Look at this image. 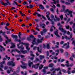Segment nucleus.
Listing matches in <instances>:
<instances>
[{"instance_id": "1", "label": "nucleus", "mask_w": 75, "mask_h": 75, "mask_svg": "<svg viewBox=\"0 0 75 75\" xmlns=\"http://www.w3.org/2000/svg\"><path fill=\"white\" fill-rule=\"evenodd\" d=\"M23 45H25L26 46V49H27L28 51H29L30 50V48L28 47V46L29 45V44H28V43H24L23 42H19L18 44H17L18 48L19 49H21L22 50H24V47H23Z\"/></svg>"}, {"instance_id": "2", "label": "nucleus", "mask_w": 75, "mask_h": 75, "mask_svg": "<svg viewBox=\"0 0 75 75\" xmlns=\"http://www.w3.org/2000/svg\"><path fill=\"white\" fill-rule=\"evenodd\" d=\"M2 35H3L4 37H5L7 39V40H6L5 42V43H3V45H4V46H6V44H7L8 43V42H10L11 41V39H9V38H8L7 37V35H6L5 34V32H4L2 33ZM5 43H6V44H5Z\"/></svg>"}, {"instance_id": "3", "label": "nucleus", "mask_w": 75, "mask_h": 75, "mask_svg": "<svg viewBox=\"0 0 75 75\" xmlns=\"http://www.w3.org/2000/svg\"><path fill=\"white\" fill-rule=\"evenodd\" d=\"M50 71H53L52 73L51 74V75H55V71H61V69H60V68L59 67L57 69H55L54 67H52L50 69Z\"/></svg>"}, {"instance_id": "4", "label": "nucleus", "mask_w": 75, "mask_h": 75, "mask_svg": "<svg viewBox=\"0 0 75 75\" xmlns=\"http://www.w3.org/2000/svg\"><path fill=\"white\" fill-rule=\"evenodd\" d=\"M5 1H6V3H4L3 1H1V4H2V5L5 6H8V5H11V4L9 2L10 0H5Z\"/></svg>"}, {"instance_id": "5", "label": "nucleus", "mask_w": 75, "mask_h": 75, "mask_svg": "<svg viewBox=\"0 0 75 75\" xmlns=\"http://www.w3.org/2000/svg\"><path fill=\"white\" fill-rule=\"evenodd\" d=\"M51 16L52 18V19H54V21L57 22V21H59V20H60V19H59V18L57 17V16L56 15L55 16V17L56 19L54 18V15H51Z\"/></svg>"}, {"instance_id": "6", "label": "nucleus", "mask_w": 75, "mask_h": 75, "mask_svg": "<svg viewBox=\"0 0 75 75\" xmlns=\"http://www.w3.org/2000/svg\"><path fill=\"white\" fill-rule=\"evenodd\" d=\"M11 37L15 38V41H17V42H21V40L17 39L18 37L16 35H13L12 34L11 35Z\"/></svg>"}, {"instance_id": "7", "label": "nucleus", "mask_w": 75, "mask_h": 75, "mask_svg": "<svg viewBox=\"0 0 75 75\" xmlns=\"http://www.w3.org/2000/svg\"><path fill=\"white\" fill-rule=\"evenodd\" d=\"M7 65H9L10 66V65H11L12 67H14L15 65H16V64H15V62L13 61H10L8 62L7 63Z\"/></svg>"}, {"instance_id": "8", "label": "nucleus", "mask_w": 75, "mask_h": 75, "mask_svg": "<svg viewBox=\"0 0 75 75\" xmlns=\"http://www.w3.org/2000/svg\"><path fill=\"white\" fill-rule=\"evenodd\" d=\"M62 26V25H60L59 28V31H61L62 33H64V34H65V33H67V31H66V30L63 28H61Z\"/></svg>"}, {"instance_id": "9", "label": "nucleus", "mask_w": 75, "mask_h": 75, "mask_svg": "<svg viewBox=\"0 0 75 75\" xmlns=\"http://www.w3.org/2000/svg\"><path fill=\"white\" fill-rule=\"evenodd\" d=\"M39 47H40V48L39 47H37V50L38 52H40V53H41L42 51V45H39Z\"/></svg>"}, {"instance_id": "10", "label": "nucleus", "mask_w": 75, "mask_h": 75, "mask_svg": "<svg viewBox=\"0 0 75 75\" xmlns=\"http://www.w3.org/2000/svg\"><path fill=\"white\" fill-rule=\"evenodd\" d=\"M48 68V66L45 67H44L43 69L42 70V71L44 73V74H46V72L47 71H46V70L45 69H47Z\"/></svg>"}, {"instance_id": "11", "label": "nucleus", "mask_w": 75, "mask_h": 75, "mask_svg": "<svg viewBox=\"0 0 75 75\" xmlns=\"http://www.w3.org/2000/svg\"><path fill=\"white\" fill-rule=\"evenodd\" d=\"M17 52L18 53H19L20 54H21V52L20 50H17V49H16L15 50L12 49L11 52H10L11 53H12L13 52Z\"/></svg>"}, {"instance_id": "12", "label": "nucleus", "mask_w": 75, "mask_h": 75, "mask_svg": "<svg viewBox=\"0 0 75 75\" xmlns=\"http://www.w3.org/2000/svg\"><path fill=\"white\" fill-rule=\"evenodd\" d=\"M73 57L75 58V55L74 54V53H72V56H71L69 58V59L72 61H74V59H73Z\"/></svg>"}, {"instance_id": "13", "label": "nucleus", "mask_w": 75, "mask_h": 75, "mask_svg": "<svg viewBox=\"0 0 75 75\" xmlns=\"http://www.w3.org/2000/svg\"><path fill=\"white\" fill-rule=\"evenodd\" d=\"M31 38H34V36L33 35H31L30 36V37H27V40L28 41H30L31 40Z\"/></svg>"}, {"instance_id": "14", "label": "nucleus", "mask_w": 75, "mask_h": 75, "mask_svg": "<svg viewBox=\"0 0 75 75\" xmlns=\"http://www.w3.org/2000/svg\"><path fill=\"white\" fill-rule=\"evenodd\" d=\"M72 11H69V13H67V15H68V16H69V14H70V17H73V15L72 14Z\"/></svg>"}, {"instance_id": "15", "label": "nucleus", "mask_w": 75, "mask_h": 75, "mask_svg": "<svg viewBox=\"0 0 75 75\" xmlns=\"http://www.w3.org/2000/svg\"><path fill=\"white\" fill-rule=\"evenodd\" d=\"M0 48H0V51L1 52L3 51V50L4 51H5V49L3 47L1 46V45H0Z\"/></svg>"}, {"instance_id": "16", "label": "nucleus", "mask_w": 75, "mask_h": 75, "mask_svg": "<svg viewBox=\"0 0 75 75\" xmlns=\"http://www.w3.org/2000/svg\"><path fill=\"white\" fill-rule=\"evenodd\" d=\"M20 51H21V52H22V53H23V54H26L27 52H27V51L26 50H20Z\"/></svg>"}, {"instance_id": "17", "label": "nucleus", "mask_w": 75, "mask_h": 75, "mask_svg": "<svg viewBox=\"0 0 75 75\" xmlns=\"http://www.w3.org/2000/svg\"><path fill=\"white\" fill-rule=\"evenodd\" d=\"M41 42H42V41L40 40L39 39H38L37 40V42H35V44H36V45H38V44L41 43Z\"/></svg>"}, {"instance_id": "18", "label": "nucleus", "mask_w": 75, "mask_h": 75, "mask_svg": "<svg viewBox=\"0 0 75 75\" xmlns=\"http://www.w3.org/2000/svg\"><path fill=\"white\" fill-rule=\"evenodd\" d=\"M66 64H65V66L67 67H69V61L66 60Z\"/></svg>"}, {"instance_id": "19", "label": "nucleus", "mask_w": 75, "mask_h": 75, "mask_svg": "<svg viewBox=\"0 0 75 75\" xmlns=\"http://www.w3.org/2000/svg\"><path fill=\"white\" fill-rule=\"evenodd\" d=\"M40 27H42L43 28H44L45 27V24H44V23H41L40 25Z\"/></svg>"}, {"instance_id": "20", "label": "nucleus", "mask_w": 75, "mask_h": 75, "mask_svg": "<svg viewBox=\"0 0 75 75\" xmlns=\"http://www.w3.org/2000/svg\"><path fill=\"white\" fill-rule=\"evenodd\" d=\"M64 55L65 56H66V57H67V58H68V57H69V54L67 52H65L64 53Z\"/></svg>"}, {"instance_id": "21", "label": "nucleus", "mask_w": 75, "mask_h": 75, "mask_svg": "<svg viewBox=\"0 0 75 75\" xmlns=\"http://www.w3.org/2000/svg\"><path fill=\"white\" fill-rule=\"evenodd\" d=\"M13 3H14L13 4V5H14L15 4H16V5H17V6H19L20 7H21V5L18 4H17V3L15 1H13Z\"/></svg>"}, {"instance_id": "22", "label": "nucleus", "mask_w": 75, "mask_h": 75, "mask_svg": "<svg viewBox=\"0 0 75 75\" xmlns=\"http://www.w3.org/2000/svg\"><path fill=\"white\" fill-rule=\"evenodd\" d=\"M36 40V38H34L33 39V40L32 43V44H33V45H34L35 44V42H36V41H35Z\"/></svg>"}, {"instance_id": "23", "label": "nucleus", "mask_w": 75, "mask_h": 75, "mask_svg": "<svg viewBox=\"0 0 75 75\" xmlns=\"http://www.w3.org/2000/svg\"><path fill=\"white\" fill-rule=\"evenodd\" d=\"M11 44H12V45L10 47L11 48H14V47H16V45L12 42H11Z\"/></svg>"}, {"instance_id": "24", "label": "nucleus", "mask_w": 75, "mask_h": 75, "mask_svg": "<svg viewBox=\"0 0 75 75\" xmlns=\"http://www.w3.org/2000/svg\"><path fill=\"white\" fill-rule=\"evenodd\" d=\"M39 8H40V9H44V8L42 4L39 5Z\"/></svg>"}, {"instance_id": "25", "label": "nucleus", "mask_w": 75, "mask_h": 75, "mask_svg": "<svg viewBox=\"0 0 75 75\" xmlns=\"http://www.w3.org/2000/svg\"><path fill=\"white\" fill-rule=\"evenodd\" d=\"M32 64H33V62H31L30 61L28 62V65L29 67H31V65Z\"/></svg>"}, {"instance_id": "26", "label": "nucleus", "mask_w": 75, "mask_h": 75, "mask_svg": "<svg viewBox=\"0 0 75 75\" xmlns=\"http://www.w3.org/2000/svg\"><path fill=\"white\" fill-rule=\"evenodd\" d=\"M67 43L68 44V45L65 47V49H68V48H69V42H67Z\"/></svg>"}, {"instance_id": "27", "label": "nucleus", "mask_w": 75, "mask_h": 75, "mask_svg": "<svg viewBox=\"0 0 75 75\" xmlns=\"http://www.w3.org/2000/svg\"><path fill=\"white\" fill-rule=\"evenodd\" d=\"M43 67L44 65L41 64L40 65L39 67V70L41 69H42V68H43Z\"/></svg>"}, {"instance_id": "28", "label": "nucleus", "mask_w": 75, "mask_h": 75, "mask_svg": "<svg viewBox=\"0 0 75 75\" xmlns=\"http://www.w3.org/2000/svg\"><path fill=\"white\" fill-rule=\"evenodd\" d=\"M54 65L53 63H51L49 65L48 67H49L50 68H51V67H54Z\"/></svg>"}, {"instance_id": "29", "label": "nucleus", "mask_w": 75, "mask_h": 75, "mask_svg": "<svg viewBox=\"0 0 75 75\" xmlns=\"http://www.w3.org/2000/svg\"><path fill=\"white\" fill-rule=\"evenodd\" d=\"M40 57V60L42 59V58L44 59V58L45 57V56H44V55L43 56H42V55H40L39 56Z\"/></svg>"}, {"instance_id": "30", "label": "nucleus", "mask_w": 75, "mask_h": 75, "mask_svg": "<svg viewBox=\"0 0 75 75\" xmlns=\"http://www.w3.org/2000/svg\"><path fill=\"white\" fill-rule=\"evenodd\" d=\"M58 30L57 29H56V31H55L54 32V34L55 35H57V34H58Z\"/></svg>"}, {"instance_id": "31", "label": "nucleus", "mask_w": 75, "mask_h": 75, "mask_svg": "<svg viewBox=\"0 0 75 75\" xmlns=\"http://www.w3.org/2000/svg\"><path fill=\"white\" fill-rule=\"evenodd\" d=\"M35 21L36 22H39L40 21V19L39 18L35 19H34Z\"/></svg>"}, {"instance_id": "32", "label": "nucleus", "mask_w": 75, "mask_h": 75, "mask_svg": "<svg viewBox=\"0 0 75 75\" xmlns=\"http://www.w3.org/2000/svg\"><path fill=\"white\" fill-rule=\"evenodd\" d=\"M25 40V36H23L21 38V40L22 41Z\"/></svg>"}, {"instance_id": "33", "label": "nucleus", "mask_w": 75, "mask_h": 75, "mask_svg": "<svg viewBox=\"0 0 75 75\" xmlns=\"http://www.w3.org/2000/svg\"><path fill=\"white\" fill-rule=\"evenodd\" d=\"M1 68H3V64H2L1 65L0 67V70H1V71H3V69H2Z\"/></svg>"}, {"instance_id": "34", "label": "nucleus", "mask_w": 75, "mask_h": 75, "mask_svg": "<svg viewBox=\"0 0 75 75\" xmlns=\"http://www.w3.org/2000/svg\"><path fill=\"white\" fill-rule=\"evenodd\" d=\"M59 50H60V51L61 52V53L62 54L63 52H64V50L62 48L59 49Z\"/></svg>"}, {"instance_id": "35", "label": "nucleus", "mask_w": 75, "mask_h": 75, "mask_svg": "<svg viewBox=\"0 0 75 75\" xmlns=\"http://www.w3.org/2000/svg\"><path fill=\"white\" fill-rule=\"evenodd\" d=\"M69 11H69V9H67L64 11V13H67V12H68L69 13Z\"/></svg>"}, {"instance_id": "36", "label": "nucleus", "mask_w": 75, "mask_h": 75, "mask_svg": "<svg viewBox=\"0 0 75 75\" xmlns=\"http://www.w3.org/2000/svg\"><path fill=\"white\" fill-rule=\"evenodd\" d=\"M29 6V8H33V7H34V6H33V5L30 4V5Z\"/></svg>"}, {"instance_id": "37", "label": "nucleus", "mask_w": 75, "mask_h": 75, "mask_svg": "<svg viewBox=\"0 0 75 75\" xmlns=\"http://www.w3.org/2000/svg\"><path fill=\"white\" fill-rule=\"evenodd\" d=\"M21 67L23 68V69H26L27 68V67L25 66H21Z\"/></svg>"}, {"instance_id": "38", "label": "nucleus", "mask_w": 75, "mask_h": 75, "mask_svg": "<svg viewBox=\"0 0 75 75\" xmlns=\"http://www.w3.org/2000/svg\"><path fill=\"white\" fill-rule=\"evenodd\" d=\"M67 73L69 75H70V74H71V71H70L69 70H68L67 71Z\"/></svg>"}, {"instance_id": "39", "label": "nucleus", "mask_w": 75, "mask_h": 75, "mask_svg": "<svg viewBox=\"0 0 75 75\" xmlns=\"http://www.w3.org/2000/svg\"><path fill=\"white\" fill-rule=\"evenodd\" d=\"M15 56L16 58H17L18 57H21V55L20 54H16Z\"/></svg>"}, {"instance_id": "40", "label": "nucleus", "mask_w": 75, "mask_h": 75, "mask_svg": "<svg viewBox=\"0 0 75 75\" xmlns=\"http://www.w3.org/2000/svg\"><path fill=\"white\" fill-rule=\"evenodd\" d=\"M47 49H49L50 48V44H47Z\"/></svg>"}, {"instance_id": "41", "label": "nucleus", "mask_w": 75, "mask_h": 75, "mask_svg": "<svg viewBox=\"0 0 75 75\" xmlns=\"http://www.w3.org/2000/svg\"><path fill=\"white\" fill-rule=\"evenodd\" d=\"M28 71L29 73H31L32 74L34 73V71H32L31 70H29Z\"/></svg>"}, {"instance_id": "42", "label": "nucleus", "mask_w": 75, "mask_h": 75, "mask_svg": "<svg viewBox=\"0 0 75 75\" xmlns=\"http://www.w3.org/2000/svg\"><path fill=\"white\" fill-rule=\"evenodd\" d=\"M38 13L37 12H35L33 14V15H34V16H36V15H38Z\"/></svg>"}, {"instance_id": "43", "label": "nucleus", "mask_w": 75, "mask_h": 75, "mask_svg": "<svg viewBox=\"0 0 75 75\" xmlns=\"http://www.w3.org/2000/svg\"><path fill=\"white\" fill-rule=\"evenodd\" d=\"M51 22L52 25H54V22L53 21V19L51 20Z\"/></svg>"}, {"instance_id": "44", "label": "nucleus", "mask_w": 75, "mask_h": 75, "mask_svg": "<svg viewBox=\"0 0 75 75\" xmlns=\"http://www.w3.org/2000/svg\"><path fill=\"white\" fill-rule=\"evenodd\" d=\"M50 10L52 12V13H54V9L52 8H50Z\"/></svg>"}, {"instance_id": "45", "label": "nucleus", "mask_w": 75, "mask_h": 75, "mask_svg": "<svg viewBox=\"0 0 75 75\" xmlns=\"http://www.w3.org/2000/svg\"><path fill=\"white\" fill-rule=\"evenodd\" d=\"M72 44L75 46V40H73L71 43Z\"/></svg>"}, {"instance_id": "46", "label": "nucleus", "mask_w": 75, "mask_h": 75, "mask_svg": "<svg viewBox=\"0 0 75 75\" xmlns=\"http://www.w3.org/2000/svg\"><path fill=\"white\" fill-rule=\"evenodd\" d=\"M62 71L63 73H66L67 72V71L64 69H62Z\"/></svg>"}, {"instance_id": "47", "label": "nucleus", "mask_w": 75, "mask_h": 75, "mask_svg": "<svg viewBox=\"0 0 75 75\" xmlns=\"http://www.w3.org/2000/svg\"><path fill=\"white\" fill-rule=\"evenodd\" d=\"M3 41V38H1V36L0 35V42H2Z\"/></svg>"}, {"instance_id": "48", "label": "nucleus", "mask_w": 75, "mask_h": 75, "mask_svg": "<svg viewBox=\"0 0 75 75\" xmlns=\"http://www.w3.org/2000/svg\"><path fill=\"white\" fill-rule=\"evenodd\" d=\"M22 4H23V5H25V4H27V3L26 1H24V2L22 3Z\"/></svg>"}, {"instance_id": "49", "label": "nucleus", "mask_w": 75, "mask_h": 75, "mask_svg": "<svg viewBox=\"0 0 75 75\" xmlns=\"http://www.w3.org/2000/svg\"><path fill=\"white\" fill-rule=\"evenodd\" d=\"M60 17L61 19V20H63V15H61L60 16Z\"/></svg>"}, {"instance_id": "50", "label": "nucleus", "mask_w": 75, "mask_h": 75, "mask_svg": "<svg viewBox=\"0 0 75 75\" xmlns=\"http://www.w3.org/2000/svg\"><path fill=\"white\" fill-rule=\"evenodd\" d=\"M65 38L67 40H70V39H71L70 38H68V37H67V36H65Z\"/></svg>"}, {"instance_id": "51", "label": "nucleus", "mask_w": 75, "mask_h": 75, "mask_svg": "<svg viewBox=\"0 0 75 75\" xmlns=\"http://www.w3.org/2000/svg\"><path fill=\"white\" fill-rule=\"evenodd\" d=\"M65 4H66V5H69V4H71V3H69L67 2H65Z\"/></svg>"}, {"instance_id": "52", "label": "nucleus", "mask_w": 75, "mask_h": 75, "mask_svg": "<svg viewBox=\"0 0 75 75\" xmlns=\"http://www.w3.org/2000/svg\"><path fill=\"white\" fill-rule=\"evenodd\" d=\"M8 68V66H5L4 67V70H6Z\"/></svg>"}, {"instance_id": "53", "label": "nucleus", "mask_w": 75, "mask_h": 75, "mask_svg": "<svg viewBox=\"0 0 75 75\" xmlns=\"http://www.w3.org/2000/svg\"><path fill=\"white\" fill-rule=\"evenodd\" d=\"M47 30L46 29H43V32L44 33H46V32H47Z\"/></svg>"}, {"instance_id": "54", "label": "nucleus", "mask_w": 75, "mask_h": 75, "mask_svg": "<svg viewBox=\"0 0 75 75\" xmlns=\"http://www.w3.org/2000/svg\"><path fill=\"white\" fill-rule=\"evenodd\" d=\"M62 73H61V71H60L59 72V73L57 74L58 75H62Z\"/></svg>"}, {"instance_id": "55", "label": "nucleus", "mask_w": 75, "mask_h": 75, "mask_svg": "<svg viewBox=\"0 0 75 75\" xmlns=\"http://www.w3.org/2000/svg\"><path fill=\"white\" fill-rule=\"evenodd\" d=\"M50 31H51V32H52L53 31V29H52V27H50Z\"/></svg>"}, {"instance_id": "56", "label": "nucleus", "mask_w": 75, "mask_h": 75, "mask_svg": "<svg viewBox=\"0 0 75 75\" xmlns=\"http://www.w3.org/2000/svg\"><path fill=\"white\" fill-rule=\"evenodd\" d=\"M49 52L48 51H47L46 53L47 57H48V56H49Z\"/></svg>"}, {"instance_id": "57", "label": "nucleus", "mask_w": 75, "mask_h": 75, "mask_svg": "<svg viewBox=\"0 0 75 75\" xmlns=\"http://www.w3.org/2000/svg\"><path fill=\"white\" fill-rule=\"evenodd\" d=\"M40 33L41 35H44V32L43 31H41L40 32Z\"/></svg>"}, {"instance_id": "58", "label": "nucleus", "mask_w": 75, "mask_h": 75, "mask_svg": "<svg viewBox=\"0 0 75 75\" xmlns=\"http://www.w3.org/2000/svg\"><path fill=\"white\" fill-rule=\"evenodd\" d=\"M70 20L71 19H70V18H68L67 21L66 22V23H69V21H70Z\"/></svg>"}, {"instance_id": "59", "label": "nucleus", "mask_w": 75, "mask_h": 75, "mask_svg": "<svg viewBox=\"0 0 75 75\" xmlns=\"http://www.w3.org/2000/svg\"><path fill=\"white\" fill-rule=\"evenodd\" d=\"M74 65V64L73 63H71V64H69V67H72Z\"/></svg>"}, {"instance_id": "60", "label": "nucleus", "mask_w": 75, "mask_h": 75, "mask_svg": "<svg viewBox=\"0 0 75 75\" xmlns=\"http://www.w3.org/2000/svg\"><path fill=\"white\" fill-rule=\"evenodd\" d=\"M3 24H4V25H5L6 24V23H3V22H2L1 23V25H3Z\"/></svg>"}, {"instance_id": "61", "label": "nucleus", "mask_w": 75, "mask_h": 75, "mask_svg": "<svg viewBox=\"0 0 75 75\" xmlns=\"http://www.w3.org/2000/svg\"><path fill=\"white\" fill-rule=\"evenodd\" d=\"M64 43V41H62L60 43V44L62 45V44H63V43Z\"/></svg>"}, {"instance_id": "62", "label": "nucleus", "mask_w": 75, "mask_h": 75, "mask_svg": "<svg viewBox=\"0 0 75 75\" xmlns=\"http://www.w3.org/2000/svg\"><path fill=\"white\" fill-rule=\"evenodd\" d=\"M65 61V59H62L61 60V62H62Z\"/></svg>"}, {"instance_id": "63", "label": "nucleus", "mask_w": 75, "mask_h": 75, "mask_svg": "<svg viewBox=\"0 0 75 75\" xmlns=\"http://www.w3.org/2000/svg\"><path fill=\"white\" fill-rule=\"evenodd\" d=\"M66 28L67 29H69V25H68L66 26Z\"/></svg>"}, {"instance_id": "64", "label": "nucleus", "mask_w": 75, "mask_h": 75, "mask_svg": "<svg viewBox=\"0 0 75 75\" xmlns=\"http://www.w3.org/2000/svg\"><path fill=\"white\" fill-rule=\"evenodd\" d=\"M62 7L63 8V9L65 10V6L64 5H62Z\"/></svg>"}]
</instances>
